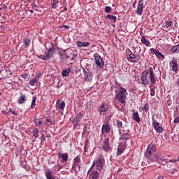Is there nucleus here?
I'll return each mask as SVG.
<instances>
[{"label":"nucleus","mask_w":179,"mask_h":179,"mask_svg":"<svg viewBox=\"0 0 179 179\" xmlns=\"http://www.w3.org/2000/svg\"><path fill=\"white\" fill-rule=\"evenodd\" d=\"M156 152V145L150 144L148 145L147 150L145 152L146 157H151L152 162H164L166 158L164 157L161 156L159 152L155 154Z\"/></svg>","instance_id":"f257e3e1"},{"label":"nucleus","mask_w":179,"mask_h":179,"mask_svg":"<svg viewBox=\"0 0 179 179\" xmlns=\"http://www.w3.org/2000/svg\"><path fill=\"white\" fill-rule=\"evenodd\" d=\"M141 79L143 85H149L150 82L152 85H155L156 83V76L155 75L153 69L150 67L149 70L143 71Z\"/></svg>","instance_id":"f03ea898"},{"label":"nucleus","mask_w":179,"mask_h":179,"mask_svg":"<svg viewBox=\"0 0 179 179\" xmlns=\"http://www.w3.org/2000/svg\"><path fill=\"white\" fill-rule=\"evenodd\" d=\"M115 92V99L121 103V104H125L127 103V99L128 96V92L127 90L124 87H120L119 90H116Z\"/></svg>","instance_id":"7ed1b4c3"},{"label":"nucleus","mask_w":179,"mask_h":179,"mask_svg":"<svg viewBox=\"0 0 179 179\" xmlns=\"http://www.w3.org/2000/svg\"><path fill=\"white\" fill-rule=\"evenodd\" d=\"M104 163V157L101 155H99L97 159L94 161L92 166L89 169L87 174H90V173L93 170V167L96 166V169L99 170V171H101L103 170V164Z\"/></svg>","instance_id":"20e7f679"},{"label":"nucleus","mask_w":179,"mask_h":179,"mask_svg":"<svg viewBox=\"0 0 179 179\" xmlns=\"http://www.w3.org/2000/svg\"><path fill=\"white\" fill-rule=\"evenodd\" d=\"M55 52V49L54 48H50L47 52H45L44 55H41L38 56V58L43 59V61H48Z\"/></svg>","instance_id":"39448f33"},{"label":"nucleus","mask_w":179,"mask_h":179,"mask_svg":"<svg viewBox=\"0 0 179 179\" xmlns=\"http://www.w3.org/2000/svg\"><path fill=\"white\" fill-rule=\"evenodd\" d=\"M94 58L98 68H104V61H103V58H101L99 54L95 53Z\"/></svg>","instance_id":"423d86ee"},{"label":"nucleus","mask_w":179,"mask_h":179,"mask_svg":"<svg viewBox=\"0 0 179 179\" xmlns=\"http://www.w3.org/2000/svg\"><path fill=\"white\" fill-rule=\"evenodd\" d=\"M152 125L155 131H157L158 134H162V132H163V126H162V124H160V123H159L157 120H155V117H152Z\"/></svg>","instance_id":"0eeeda50"},{"label":"nucleus","mask_w":179,"mask_h":179,"mask_svg":"<svg viewBox=\"0 0 179 179\" xmlns=\"http://www.w3.org/2000/svg\"><path fill=\"white\" fill-rule=\"evenodd\" d=\"M98 111L100 115H106L109 111L108 105L106 103H102L98 108Z\"/></svg>","instance_id":"6e6552de"},{"label":"nucleus","mask_w":179,"mask_h":179,"mask_svg":"<svg viewBox=\"0 0 179 179\" xmlns=\"http://www.w3.org/2000/svg\"><path fill=\"white\" fill-rule=\"evenodd\" d=\"M127 59L129 62H139V55H136L131 52L129 55H127Z\"/></svg>","instance_id":"1a4fd4ad"},{"label":"nucleus","mask_w":179,"mask_h":179,"mask_svg":"<svg viewBox=\"0 0 179 179\" xmlns=\"http://www.w3.org/2000/svg\"><path fill=\"white\" fill-rule=\"evenodd\" d=\"M103 149L105 152H110L111 150V146H110V139L106 138L103 142Z\"/></svg>","instance_id":"9d476101"},{"label":"nucleus","mask_w":179,"mask_h":179,"mask_svg":"<svg viewBox=\"0 0 179 179\" xmlns=\"http://www.w3.org/2000/svg\"><path fill=\"white\" fill-rule=\"evenodd\" d=\"M110 129H111V125H110V123L108 122L104 123L102 125V128H101L102 135H104V134H108Z\"/></svg>","instance_id":"9b49d317"},{"label":"nucleus","mask_w":179,"mask_h":179,"mask_svg":"<svg viewBox=\"0 0 179 179\" xmlns=\"http://www.w3.org/2000/svg\"><path fill=\"white\" fill-rule=\"evenodd\" d=\"M84 76H85V82H92L93 80V73L90 71H86V70H84L83 71Z\"/></svg>","instance_id":"f8f14e48"},{"label":"nucleus","mask_w":179,"mask_h":179,"mask_svg":"<svg viewBox=\"0 0 179 179\" xmlns=\"http://www.w3.org/2000/svg\"><path fill=\"white\" fill-rule=\"evenodd\" d=\"M82 118H83V114H82L81 113H79L73 119V124L75 127V128H76V127H78L79 125V122H80V120H82Z\"/></svg>","instance_id":"ddd939ff"},{"label":"nucleus","mask_w":179,"mask_h":179,"mask_svg":"<svg viewBox=\"0 0 179 179\" xmlns=\"http://www.w3.org/2000/svg\"><path fill=\"white\" fill-rule=\"evenodd\" d=\"M136 13L139 16H141L142 13H143V0H140L137 5Z\"/></svg>","instance_id":"4468645a"},{"label":"nucleus","mask_w":179,"mask_h":179,"mask_svg":"<svg viewBox=\"0 0 179 179\" xmlns=\"http://www.w3.org/2000/svg\"><path fill=\"white\" fill-rule=\"evenodd\" d=\"M57 156H58V157H59V159H62L61 163H66L68 162V154L67 153L62 154L61 152H58Z\"/></svg>","instance_id":"2eb2a0df"},{"label":"nucleus","mask_w":179,"mask_h":179,"mask_svg":"<svg viewBox=\"0 0 179 179\" xmlns=\"http://www.w3.org/2000/svg\"><path fill=\"white\" fill-rule=\"evenodd\" d=\"M150 51L151 52H152L153 54H155L156 55V57L157 58H159V59L162 58H164V55H163V54H162V52H160L158 50L155 49V48H151L150 49Z\"/></svg>","instance_id":"dca6fc26"},{"label":"nucleus","mask_w":179,"mask_h":179,"mask_svg":"<svg viewBox=\"0 0 179 179\" xmlns=\"http://www.w3.org/2000/svg\"><path fill=\"white\" fill-rule=\"evenodd\" d=\"M172 64V70L173 72H177L178 71V64L177 63V59L175 58H173L171 61Z\"/></svg>","instance_id":"f3484780"},{"label":"nucleus","mask_w":179,"mask_h":179,"mask_svg":"<svg viewBox=\"0 0 179 179\" xmlns=\"http://www.w3.org/2000/svg\"><path fill=\"white\" fill-rule=\"evenodd\" d=\"M58 54L61 57V58H62L64 57H64H66L67 59H68V58H71V57H69V55H68V53H66V50L59 49Z\"/></svg>","instance_id":"a211bd4d"},{"label":"nucleus","mask_w":179,"mask_h":179,"mask_svg":"<svg viewBox=\"0 0 179 179\" xmlns=\"http://www.w3.org/2000/svg\"><path fill=\"white\" fill-rule=\"evenodd\" d=\"M45 176L46 177V179H55V176L52 175V172L50 169L45 171Z\"/></svg>","instance_id":"6ab92c4d"},{"label":"nucleus","mask_w":179,"mask_h":179,"mask_svg":"<svg viewBox=\"0 0 179 179\" xmlns=\"http://www.w3.org/2000/svg\"><path fill=\"white\" fill-rule=\"evenodd\" d=\"M77 45L80 48H82V47H89L90 45V43L89 42H82L80 41H77Z\"/></svg>","instance_id":"aec40b11"},{"label":"nucleus","mask_w":179,"mask_h":179,"mask_svg":"<svg viewBox=\"0 0 179 179\" xmlns=\"http://www.w3.org/2000/svg\"><path fill=\"white\" fill-rule=\"evenodd\" d=\"M129 132V130H128V127L123 126L122 128L119 129V134L120 135L123 134H128Z\"/></svg>","instance_id":"412c9836"},{"label":"nucleus","mask_w":179,"mask_h":179,"mask_svg":"<svg viewBox=\"0 0 179 179\" xmlns=\"http://www.w3.org/2000/svg\"><path fill=\"white\" fill-rule=\"evenodd\" d=\"M141 41L144 44V45H145V47H149L150 45V42L149 40L146 39L145 36L141 37Z\"/></svg>","instance_id":"4be33fe9"},{"label":"nucleus","mask_w":179,"mask_h":179,"mask_svg":"<svg viewBox=\"0 0 179 179\" xmlns=\"http://www.w3.org/2000/svg\"><path fill=\"white\" fill-rule=\"evenodd\" d=\"M132 117L136 122H141V117H139V113L138 112L134 113Z\"/></svg>","instance_id":"5701e85b"},{"label":"nucleus","mask_w":179,"mask_h":179,"mask_svg":"<svg viewBox=\"0 0 179 179\" xmlns=\"http://www.w3.org/2000/svg\"><path fill=\"white\" fill-rule=\"evenodd\" d=\"M69 73H71V69L67 68L62 71V76L64 78L69 76Z\"/></svg>","instance_id":"b1692460"},{"label":"nucleus","mask_w":179,"mask_h":179,"mask_svg":"<svg viewBox=\"0 0 179 179\" xmlns=\"http://www.w3.org/2000/svg\"><path fill=\"white\" fill-rule=\"evenodd\" d=\"M99 178V172L97 171H93L90 174V179H97Z\"/></svg>","instance_id":"393cba45"},{"label":"nucleus","mask_w":179,"mask_h":179,"mask_svg":"<svg viewBox=\"0 0 179 179\" xmlns=\"http://www.w3.org/2000/svg\"><path fill=\"white\" fill-rule=\"evenodd\" d=\"M74 164L73 165V169H75L76 166H78V164H79V163H80V156H77L74 160Z\"/></svg>","instance_id":"a878e982"},{"label":"nucleus","mask_w":179,"mask_h":179,"mask_svg":"<svg viewBox=\"0 0 179 179\" xmlns=\"http://www.w3.org/2000/svg\"><path fill=\"white\" fill-rule=\"evenodd\" d=\"M34 122L36 127H41V124H43V120L40 118H35Z\"/></svg>","instance_id":"bb28decb"},{"label":"nucleus","mask_w":179,"mask_h":179,"mask_svg":"<svg viewBox=\"0 0 179 179\" xmlns=\"http://www.w3.org/2000/svg\"><path fill=\"white\" fill-rule=\"evenodd\" d=\"M24 101H26V95L21 94L18 103L19 104H23Z\"/></svg>","instance_id":"cd10ccee"},{"label":"nucleus","mask_w":179,"mask_h":179,"mask_svg":"<svg viewBox=\"0 0 179 179\" xmlns=\"http://www.w3.org/2000/svg\"><path fill=\"white\" fill-rule=\"evenodd\" d=\"M124 150H125V147L122 148L121 145H119V147L117 148V156H121Z\"/></svg>","instance_id":"c85d7f7f"},{"label":"nucleus","mask_w":179,"mask_h":179,"mask_svg":"<svg viewBox=\"0 0 179 179\" xmlns=\"http://www.w3.org/2000/svg\"><path fill=\"white\" fill-rule=\"evenodd\" d=\"M171 52H173V54H178V52H179V45H176L175 46H173L172 49H171Z\"/></svg>","instance_id":"c756f323"},{"label":"nucleus","mask_w":179,"mask_h":179,"mask_svg":"<svg viewBox=\"0 0 179 179\" xmlns=\"http://www.w3.org/2000/svg\"><path fill=\"white\" fill-rule=\"evenodd\" d=\"M120 139L121 141H127L129 139V134L128 133L120 134Z\"/></svg>","instance_id":"7c9ffc66"},{"label":"nucleus","mask_w":179,"mask_h":179,"mask_svg":"<svg viewBox=\"0 0 179 179\" xmlns=\"http://www.w3.org/2000/svg\"><path fill=\"white\" fill-rule=\"evenodd\" d=\"M107 17L109 19V20H110V22H113L114 23L117 22V17L115 15H108Z\"/></svg>","instance_id":"2f4dec72"},{"label":"nucleus","mask_w":179,"mask_h":179,"mask_svg":"<svg viewBox=\"0 0 179 179\" xmlns=\"http://www.w3.org/2000/svg\"><path fill=\"white\" fill-rule=\"evenodd\" d=\"M38 133H39L38 129H34L32 134L35 139H37V138H38Z\"/></svg>","instance_id":"473e14b6"},{"label":"nucleus","mask_w":179,"mask_h":179,"mask_svg":"<svg viewBox=\"0 0 179 179\" xmlns=\"http://www.w3.org/2000/svg\"><path fill=\"white\" fill-rule=\"evenodd\" d=\"M172 24H173V21H166L165 22L166 29H171Z\"/></svg>","instance_id":"72a5a7b5"},{"label":"nucleus","mask_w":179,"mask_h":179,"mask_svg":"<svg viewBox=\"0 0 179 179\" xmlns=\"http://www.w3.org/2000/svg\"><path fill=\"white\" fill-rule=\"evenodd\" d=\"M30 43H31L30 39H29L27 38H24V43L25 45V48H27V47H29V45H30Z\"/></svg>","instance_id":"f704fd0d"},{"label":"nucleus","mask_w":179,"mask_h":179,"mask_svg":"<svg viewBox=\"0 0 179 179\" xmlns=\"http://www.w3.org/2000/svg\"><path fill=\"white\" fill-rule=\"evenodd\" d=\"M37 100V97L33 96L32 98V102L31 104V108H34L36 107V101Z\"/></svg>","instance_id":"c9c22d12"},{"label":"nucleus","mask_w":179,"mask_h":179,"mask_svg":"<svg viewBox=\"0 0 179 179\" xmlns=\"http://www.w3.org/2000/svg\"><path fill=\"white\" fill-rule=\"evenodd\" d=\"M58 107H59V110H62V111H64V110H65V102L64 101H62L58 105Z\"/></svg>","instance_id":"e433bc0d"},{"label":"nucleus","mask_w":179,"mask_h":179,"mask_svg":"<svg viewBox=\"0 0 179 179\" xmlns=\"http://www.w3.org/2000/svg\"><path fill=\"white\" fill-rule=\"evenodd\" d=\"M52 8H53V9H57L58 8V0H53Z\"/></svg>","instance_id":"4c0bfd02"},{"label":"nucleus","mask_w":179,"mask_h":179,"mask_svg":"<svg viewBox=\"0 0 179 179\" xmlns=\"http://www.w3.org/2000/svg\"><path fill=\"white\" fill-rule=\"evenodd\" d=\"M37 79H33L29 81L30 86H36L37 85Z\"/></svg>","instance_id":"58836bf2"},{"label":"nucleus","mask_w":179,"mask_h":179,"mask_svg":"<svg viewBox=\"0 0 179 179\" xmlns=\"http://www.w3.org/2000/svg\"><path fill=\"white\" fill-rule=\"evenodd\" d=\"M116 122H117V128H119V129H121V128H122V127H124V126L122 125V121H121V120H117Z\"/></svg>","instance_id":"ea45409f"},{"label":"nucleus","mask_w":179,"mask_h":179,"mask_svg":"<svg viewBox=\"0 0 179 179\" xmlns=\"http://www.w3.org/2000/svg\"><path fill=\"white\" fill-rule=\"evenodd\" d=\"M54 122L51 119H46L47 125H53Z\"/></svg>","instance_id":"a19ab883"},{"label":"nucleus","mask_w":179,"mask_h":179,"mask_svg":"<svg viewBox=\"0 0 179 179\" xmlns=\"http://www.w3.org/2000/svg\"><path fill=\"white\" fill-rule=\"evenodd\" d=\"M105 12H106V13H110V12H111V7L106 6L105 8Z\"/></svg>","instance_id":"79ce46f5"},{"label":"nucleus","mask_w":179,"mask_h":179,"mask_svg":"<svg viewBox=\"0 0 179 179\" xmlns=\"http://www.w3.org/2000/svg\"><path fill=\"white\" fill-rule=\"evenodd\" d=\"M171 174H178V171L177 169H173L170 171Z\"/></svg>","instance_id":"37998d69"},{"label":"nucleus","mask_w":179,"mask_h":179,"mask_svg":"<svg viewBox=\"0 0 179 179\" xmlns=\"http://www.w3.org/2000/svg\"><path fill=\"white\" fill-rule=\"evenodd\" d=\"M144 110H145V113H148V111H149V106H148V103H145L144 105Z\"/></svg>","instance_id":"c03bdc74"},{"label":"nucleus","mask_w":179,"mask_h":179,"mask_svg":"<svg viewBox=\"0 0 179 179\" xmlns=\"http://www.w3.org/2000/svg\"><path fill=\"white\" fill-rule=\"evenodd\" d=\"M173 122H175V124H178V122H179V117H176L174 120Z\"/></svg>","instance_id":"a18cd8bd"},{"label":"nucleus","mask_w":179,"mask_h":179,"mask_svg":"<svg viewBox=\"0 0 179 179\" xmlns=\"http://www.w3.org/2000/svg\"><path fill=\"white\" fill-rule=\"evenodd\" d=\"M10 113H11V114L13 115H17V113H16L15 110H10Z\"/></svg>","instance_id":"49530a36"},{"label":"nucleus","mask_w":179,"mask_h":179,"mask_svg":"<svg viewBox=\"0 0 179 179\" xmlns=\"http://www.w3.org/2000/svg\"><path fill=\"white\" fill-rule=\"evenodd\" d=\"M41 141H45V136L44 134H42Z\"/></svg>","instance_id":"de8ad7c7"},{"label":"nucleus","mask_w":179,"mask_h":179,"mask_svg":"<svg viewBox=\"0 0 179 179\" xmlns=\"http://www.w3.org/2000/svg\"><path fill=\"white\" fill-rule=\"evenodd\" d=\"M155 91L151 90L150 95L151 96H155Z\"/></svg>","instance_id":"09e8293b"},{"label":"nucleus","mask_w":179,"mask_h":179,"mask_svg":"<svg viewBox=\"0 0 179 179\" xmlns=\"http://www.w3.org/2000/svg\"><path fill=\"white\" fill-rule=\"evenodd\" d=\"M143 110H145L143 107H140L139 108V110L140 111H143Z\"/></svg>","instance_id":"8fccbe9b"},{"label":"nucleus","mask_w":179,"mask_h":179,"mask_svg":"<svg viewBox=\"0 0 179 179\" xmlns=\"http://www.w3.org/2000/svg\"><path fill=\"white\" fill-rule=\"evenodd\" d=\"M64 29H69V27H68V25H64Z\"/></svg>","instance_id":"3c124183"},{"label":"nucleus","mask_w":179,"mask_h":179,"mask_svg":"<svg viewBox=\"0 0 179 179\" xmlns=\"http://www.w3.org/2000/svg\"><path fill=\"white\" fill-rule=\"evenodd\" d=\"M163 176H158L157 179H163Z\"/></svg>","instance_id":"603ef678"},{"label":"nucleus","mask_w":179,"mask_h":179,"mask_svg":"<svg viewBox=\"0 0 179 179\" xmlns=\"http://www.w3.org/2000/svg\"><path fill=\"white\" fill-rule=\"evenodd\" d=\"M173 162H179V157H178V159H176Z\"/></svg>","instance_id":"864d4df0"},{"label":"nucleus","mask_w":179,"mask_h":179,"mask_svg":"<svg viewBox=\"0 0 179 179\" xmlns=\"http://www.w3.org/2000/svg\"><path fill=\"white\" fill-rule=\"evenodd\" d=\"M29 12H31V13H33L34 11H33V10H29Z\"/></svg>","instance_id":"5fc2aeb1"},{"label":"nucleus","mask_w":179,"mask_h":179,"mask_svg":"<svg viewBox=\"0 0 179 179\" xmlns=\"http://www.w3.org/2000/svg\"><path fill=\"white\" fill-rule=\"evenodd\" d=\"M64 10H68V8L65 7Z\"/></svg>","instance_id":"6e6d98bb"},{"label":"nucleus","mask_w":179,"mask_h":179,"mask_svg":"<svg viewBox=\"0 0 179 179\" xmlns=\"http://www.w3.org/2000/svg\"><path fill=\"white\" fill-rule=\"evenodd\" d=\"M86 128H87V126H85V127H84V130L86 129Z\"/></svg>","instance_id":"4d7b16f0"},{"label":"nucleus","mask_w":179,"mask_h":179,"mask_svg":"<svg viewBox=\"0 0 179 179\" xmlns=\"http://www.w3.org/2000/svg\"><path fill=\"white\" fill-rule=\"evenodd\" d=\"M69 52H72V50H69Z\"/></svg>","instance_id":"13d9d810"},{"label":"nucleus","mask_w":179,"mask_h":179,"mask_svg":"<svg viewBox=\"0 0 179 179\" xmlns=\"http://www.w3.org/2000/svg\"><path fill=\"white\" fill-rule=\"evenodd\" d=\"M22 78H24V76H22Z\"/></svg>","instance_id":"bf43d9fd"},{"label":"nucleus","mask_w":179,"mask_h":179,"mask_svg":"<svg viewBox=\"0 0 179 179\" xmlns=\"http://www.w3.org/2000/svg\"><path fill=\"white\" fill-rule=\"evenodd\" d=\"M139 51H141V48H139Z\"/></svg>","instance_id":"052dcab7"}]
</instances>
